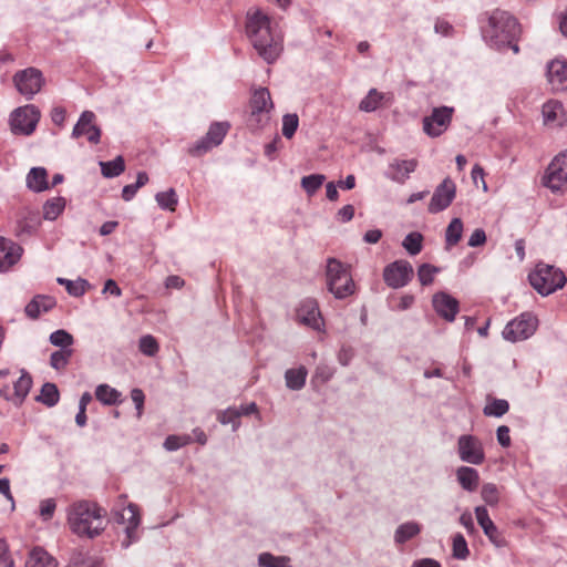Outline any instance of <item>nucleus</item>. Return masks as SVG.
I'll use <instances>...</instances> for the list:
<instances>
[{"mask_svg": "<svg viewBox=\"0 0 567 567\" xmlns=\"http://www.w3.org/2000/svg\"><path fill=\"white\" fill-rule=\"evenodd\" d=\"M246 33L254 49L267 63H274L281 54V33L262 10L256 8L248 10Z\"/></svg>", "mask_w": 567, "mask_h": 567, "instance_id": "nucleus-1", "label": "nucleus"}, {"mask_svg": "<svg viewBox=\"0 0 567 567\" xmlns=\"http://www.w3.org/2000/svg\"><path fill=\"white\" fill-rule=\"evenodd\" d=\"M103 511L97 504L79 501L71 504L66 512V520L72 533L80 537L94 538L105 528Z\"/></svg>", "mask_w": 567, "mask_h": 567, "instance_id": "nucleus-2", "label": "nucleus"}, {"mask_svg": "<svg viewBox=\"0 0 567 567\" xmlns=\"http://www.w3.org/2000/svg\"><path fill=\"white\" fill-rule=\"evenodd\" d=\"M520 32L517 20L506 11L496 10L488 19L484 31L487 43L497 50L511 48L516 54L519 51L516 42Z\"/></svg>", "mask_w": 567, "mask_h": 567, "instance_id": "nucleus-3", "label": "nucleus"}, {"mask_svg": "<svg viewBox=\"0 0 567 567\" xmlns=\"http://www.w3.org/2000/svg\"><path fill=\"white\" fill-rule=\"evenodd\" d=\"M326 281L328 290L337 299H344L354 293L355 285L348 266L336 258L327 260Z\"/></svg>", "mask_w": 567, "mask_h": 567, "instance_id": "nucleus-4", "label": "nucleus"}, {"mask_svg": "<svg viewBox=\"0 0 567 567\" xmlns=\"http://www.w3.org/2000/svg\"><path fill=\"white\" fill-rule=\"evenodd\" d=\"M532 287L542 296H549L561 289L567 279L565 274L557 267L539 262L528 275Z\"/></svg>", "mask_w": 567, "mask_h": 567, "instance_id": "nucleus-5", "label": "nucleus"}, {"mask_svg": "<svg viewBox=\"0 0 567 567\" xmlns=\"http://www.w3.org/2000/svg\"><path fill=\"white\" fill-rule=\"evenodd\" d=\"M274 104L270 93L267 89L261 87L254 92L250 100V115L248 125L252 130H260L268 124Z\"/></svg>", "mask_w": 567, "mask_h": 567, "instance_id": "nucleus-6", "label": "nucleus"}, {"mask_svg": "<svg viewBox=\"0 0 567 567\" xmlns=\"http://www.w3.org/2000/svg\"><path fill=\"white\" fill-rule=\"evenodd\" d=\"M40 110L28 104L16 109L10 115V126L13 134L31 135L40 121Z\"/></svg>", "mask_w": 567, "mask_h": 567, "instance_id": "nucleus-7", "label": "nucleus"}, {"mask_svg": "<svg viewBox=\"0 0 567 567\" xmlns=\"http://www.w3.org/2000/svg\"><path fill=\"white\" fill-rule=\"evenodd\" d=\"M537 326V318L530 312H524L505 326L503 337L511 342L523 341L535 333Z\"/></svg>", "mask_w": 567, "mask_h": 567, "instance_id": "nucleus-8", "label": "nucleus"}, {"mask_svg": "<svg viewBox=\"0 0 567 567\" xmlns=\"http://www.w3.org/2000/svg\"><path fill=\"white\" fill-rule=\"evenodd\" d=\"M13 83L20 94L31 100L44 84L42 72L35 68H27L13 75Z\"/></svg>", "mask_w": 567, "mask_h": 567, "instance_id": "nucleus-9", "label": "nucleus"}, {"mask_svg": "<svg viewBox=\"0 0 567 567\" xmlns=\"http://www.w3.org/2000/svg\"><path fill=\"white\" fill-rule=\"evenodd\" d=\"M543 181L553 192H559L567 185V150L550 162Z\"/></svg>", "mask_w": 567, "mask_h": 567, "instance_id": "nucleus-10", "label": "nucleus"}, {"mask_svg": "<svg viewBox=\"0 0 567 567\" xmlns=\"http://www.w3.org/2000/svg\"><path fill=\"white\" fill-rule=\"evenodd\" d=\"M453 107H434L429 116L423 118V131L431 137L442 135L451 124Z\"/></svg>", "mask_w": 567, "mask_h": 567, "instance_id": "nucleus-11", "label": "nucleus"}, {"mask_svg": "<svg viewBox=\"0 0 567 567\" xmlns=\"http://www.w3.org/2000/svg\"><path fill=\"white\" fill-rule=\"evenodd\" d=\"M115 520L118 524L126 525L125 539L122 540V546L127 548L132 543L137 540L136 529L140 526L141 517L137 505L130 503L122 511L115 512Z\"/></svg>", "mask_w": 567, "mask_h": 567, "instance_id": "nucleus-12", "label": "nucleus"}, {"mask_svg": "<svg viewBox=\"0 0 567 567\" xmlns=\"http://www.w3.org/2000/svg\"><path fill=\"white\" fill-rule=\"evenodd\" d=\"M457 452L461 461L480 465L485 460L483 443L473 435H461L457 440Z\"/></svg>", "mask_w": 567, "mask_h": 567, "instance_id": "nucleus-13", "label": "nucleus"}, {"mask_svg": "<svg viewBox=\"0 0 567 567\" xmlns=\"http://www.w3.org/2000/svg\"><path fill=\"white\" fill-rule=\"evenodd\" d=\"M229 130V124L226 122L213 123L207 134L198 141L190 150L189 153L194 156H200L207 153L215 146H218Z\"/></svg>", "mask_w": 567, "mask_h": 567, "instance_id": "nucleus-14", "label": "nucleus"}, {"mask_svg": "<svg viewBox=\"0 0 567 567\" xmlns=\"http://www.w3.org/2000/svg\"><path fill=\"white\" fill-rule=\"evenodd\" d=\"M413 276L412 265L406 260H396L384 268L383 279L394 289L404 287Z\"/></svg>", "mask_w": 567, "mask_h": 567, "instance_id": "nucleus-15", "label": "nucleus"}, {"mask_svg": "<svg viewBox=\"0 0 567 567\" xmlns=\"http://www.w3.org/2000/svg\"><path fill=\"white\" fill-rule=\"evenodd\" d=\"M456 195L455 183L446 177L434 190L433 196L429 204V212L431 214H437L446 209Z\"/></svg>", "mask_w": 567, "mask_h": 567, "instance_id": "nucleus-16", "label": "nucleus"}, {"mask_svg": "<svg viewBox=\"0 0 567 567\" xmlns=\"http://www.w3.org/2000/svg\"><path fill=\"white\" fill-rule=\"evenodd\" d=\"M96 116L92 111H84L72 131V137L86 136L87 141L97 144L101 138V130L95 123Z\"/></svg>", "mask_w": 567, "mask_h": 567, "instance_id": "nucleus-17", "label": "nucleus"}, {"mask_svg": "<svg viewBox=\"0 0 567 567\" xmlns=\"http://www.w3.org/2000/svg\"><path fill=\"white\" fill-rule=\"evenodd\" d=\"M297 319L300 323L320 331L323 327V319L318 302L308 298L300 302L297 309Z\"/></svg>", "mask_w": 567, "mask_h": 567, "instance_id": "nucleus-18", "label": "nucleus"}, {"mask_svg": "<svg viewBox=\"0 0 567 567\" xmlns=\"http://www.w3.org/2000/svg\"><path fill=\"white\" fill-rule=\"evenodd\" d=\"M32 386V378L31 375L25 371L21 370L20 378L14 382L13 385V394H9V388L4 386L0 390V395L4 398L6 400L12 401L16 405L22 404L24 399L30 392V389Z\"/></svg>", "mask_w": 567, "mask_h": 567, "instance_id": "nucleus-19", "label": "nucleus"}, {"mask_svg": "<svg viewBox=\"0 0 567 567\" xmlns=\"http://www.w3.org/2000/svg\"><path fill=\"white\" fill-rule=\"evenodd\" d=\"M436 313L446 321H454L458 312V301L446 292H437L432 299Z\"/></svg>", "mask_w": 567, "mask_h": 567, "instance_id": "nucleus-20", "label": "nucleus"}, {"mask_svg": "<svg viewBox=\"0 0 567 567\" xmlns=\"http://www.w3.org/2000/svg\"><path fill=\"white\" fill-rule=\"evenodd\" d=\"M547 79L553 90H567V61L564 59H555L548 63Z\"/></svg>", "mask_w": 567, "mask_h": 567, "instance_id": "nucleus-21", "label": "nucleus"}, {"mask_svg": "<svg viewBox=\"0 0 567 567\" xmlns=\"http://www.w3.org/2000/svg\"><path fill=\"white\" fill-rule=\"evenodd\" d=\"M475 516L478 525L482 527L486 537L496 546L502 547L504 545V539L502 538L497 526L491 519L486 507L477 506L475 507Z\"/></svg>", "mask_w": 567, "mask_h": 567, "instance_id": "nucleus-22", "label": "nucleus"}, {"mask_svg": "<svg viewBox=\"0 0 567 567\" xmlns=\"http://www.w3.org/2000/svg\"><path fill=\"white\" fill-rule=\"evenodd\" d=\"M416 167V159H394L390 163L385 176L395 183L403 184Z\"/></svg>", "mask_w": 567, "mask_h": 567, "instance_id": "nucleus-23", "label": "nucleus"}, {"mask_svg": "<svg viewBox=\"0 0 567 567\" xmlns=\"http://www.w3.org/2000/svg\"><path fill=\"white\" fill-rule=\"evenodd\" d=\"M22 254V248L6 238L0 237V272L9 270L18 260Z\"/></svg>", "mask_w": 567, "mask_h": 567, "instance_id": "nucleus-24", "label": "nucleus"}, {"mask_svg": "<svg viewBox=\"0 0 567 567\" xmlns=\"http://www.w3.org/2000/svg\"><path fill=\"white\" fill-rule=\"evenodd\" d=\"M456 480L464 491L474 492L480 484L477 470L470 466H461L456 470Z\"/></svg>", "mask_w": 567, "mask_h": 567, "instance_id": "nucleus-25", "label": "nucleus"}, {"mask_svg": "<svg viewBox=\"0 0 567 567\" xmlns=\"http://www.w3.org/2000/svg\"><path fill=\"white\" fill-rule=\"evenodd\" d=\"M56 559L44 548L34 547L30 550L25 567H56Z\"/></svg>", "mask_w": 567, "mask_h": 567, "instance_id": "nucleus-26", "label": "nucleus"}, {"mask_svg": "<svg viewBox=\"0 0 567 567\" xmlns=\"http://www.w3.org/2000/svg\"><path fill=\"white\" fill-rule=\"evenodd\" d=\"M55 306V300L50 296H37L27 306L25 313L28 317L35 319L42 312L51 310Z\"/></svg>", "mask_w": 567, "mask_h": 567, "instance_id": "nucleus-27", "label": "nucleus"}, {"mask_svg": "<svg viewBox=\"0 0 567 567\" xmlns=\"http://www.w3.org/2000/svg\"><path fill=\"white\" fill-rule=\"evenodd\" d=\"M27 186L35 192L40 193L49 188L48 173L43 167H33L27 175Z\"/></svg>", "mask_w": 567, "mask_h": 567, "instance_id": "nucleus-28", "label": "nucleus"}, {"mask_svg": "<svg viewBox=\"0 0 567 567\" xmlns=\"http://www.w3.org/2000/svg\"><path fill=\"white\" fill-rule=\"evenodd\" d=\"M308 371L305 367L288 369L285 372L286 386L293 391L301 390L306 384Z\"/></svg>", "mask_w": 567, "mask_h": 567, "instance_id": "nucleus-29", "label": "nucleus"}, {"mask_svg": "<svg viewBox=\"0 0 567 567\" xmlns=\"http://www.w3.org/2000/svg\"><path fill=\"white\" fill-rule=\"evenodd\" d=\"M421 532V525L416 522H406L398 526L394 532V542L396 544H404L412 539Z\"/></svg>", "mask_w": 567, "mask_h": 567, "instance_id": "nucleus-30", "label": "nucleus"}, {"mask_svg": "<svg viewBox=\"0 0 567 567\" xmlns=\"http://www.w3.org/2000/svg\"><path fill=\"white\" fill-rule=\"evenodd\" d=\"M65 208V199L63 197H52L43 204V218L45 220H55Z\"/></svg>", "mask_w": 567, "mask_h": 567, "instance_id": "nucleus-31", "label": "nucleus"}, {"mask_svg": "<svg viewBox=\"0 0 567 567\" xmlns=\"http://www.w3.org/2000/svg\"><path fill=\"white\" fill-rule=\"evenodd\" d=\"M56 281L59 285L65 287L69 295H71L72 297H76V298L82 297L86 292L87 288L90 287L89 281L85 279H82V278H79L76 280L58 278Z\"/></svg>", "mask_w": 567, "mask_h": 567, "instance_id": "nucleus-32", "label": "nucleus"}, {"mask_svg": "<svg viewBox=\"0 0 567 567\" xmlns=\"http://www.w3.org/2000/svg\"><path fill=\"white\" fill-rule=\"evenodd\" d=\"M509 410V403L504 399L488 398L487 403L483 409L486 416L501 417Z\"/></svg>", "mask_w": 567, "mask_h": 567, "instance_id": "nucleus-33", "label": "nucleus"}, {"mask_svg": "<svg viewBox=\"0 0 567 567\" xmlns=\"http://www.w3.org/2000/svg\"><path fill=\"white\" fill-rule=\"evenodd\" d=\"M463 234V221L461 218H453L449 224L445 231V241L446 246L453 247L455 246L462 238Z\"/></svg>", "mask_w": 567, "mask_h": 567, "instance_id": "nucleus-34", "label": "nucleus"}, {"mask_svg": "<svg viewBox=\"0 0 567 567\" xmlns=\"http://www.w3.org/2000/svg\"><path fill=\"white\" fill-rule=\"evenodd\" d=\"M384 99V94L377 89H371L368 94L361 100L359 109L363 112L375 111Z\"/></svg>", "mask_w": 567, "mask_h": 567, "instance_id": "nucleus-35", "label": "nucleus"}, {"mask_svg": "<svg viewBox=\"0 0 567 567\" xmlns=\"http://www.w3.org/2000/svg\"><path fill=\"white\" fill-rule=\"evenodd\" d=\"M101 171L104 177L112 178L121 175L125 169V163L122 156L113 161L100 162Z\"/></svg>", "mask_w": 567, "mask_h": 567, "instance_id": "nucleus-36", "label": "nucleus"}, {"mask_svg": "<svg viewBox=\"0 0 567 567\" xmlns=\"http://www.w3.org/2000/svg\"><path fill=\"white\" fill-rule=\"evenodd\" d=\"M120 392L114 388H111L107 384H100L95 390L96 399L106 405H112L117 403L120 398Z\"/></svg>", "mask_w": 567, "mask_h": 567, "instance_id": "nucleus-37", "label": "nucleus"}, {"mask_svg": "<svg viewBox=\"0 0 567 567\" xmlns=\"http://www.w3.org/2000/svg\"><path fill=\"white\" fill-rule=\"evenodd\" d=\"M59 398L60 394L56 385L48 382L42 385L41 393L37 400L51 408L59 402Z\"/></svg>", "mask_w": 567, "mask_h": 567, "instance_id": "nucleus-38", "label": "nucleus"}, {"mask_svg": "<svg viewBox=\"0 0 567 567\" xmlns=\"http://www.w3.org/2000/svg\"><path fill=\"white\" fill-rule=\"evenodd\" d=\"M324 181H326L324 175L312 174V175L303 176L301 178V186L309 196H312L322 186Z\"/></svg>", "mask_w": 567, "mask_h": 567, "instance_id": "nucleus-39", "label": "nucleus"}, {"mask_svg": "<svg viewBox=\"0 0 567 567\" xmlns=\"http://www.w3.org/2000/svg\"><path fill=\"white\" fill-rule=\"evenodd\" d=\"M543 117L546 124L553 123L559 118L563 113V105L558 101H548L543 105Z\"/></svg>", "mask_w": 567, "mask_h": 567, "instance_id": "nucleus-40", "label": "nucleus"}, {"mask_svg": "<svg viewBox=\"0 0 567 567\" xmlns=\"http://www.w3.org/2000/svg\"><path fill=\"white\" fill-rule=\"evenodd\" d=\"M290 559L286 556H274L269 553H262L258 557L261 567H290Z\"/></svg>", "mask_w": 567, "mask_h": 567, "instance_id": "nucleus-41", "label": "nucleus"}, {"mask_svg": "<svg viewBox=\"0 0 567 567\" xmlns=\"http://www.w3.org/2000/svg\"><path fill=\"white\" fill-rule=\"evenodd\" d=\"M155 199L162 209L174 212L177 205V196L173 188L155 195Z\"/></svg>", "mask_w": 567, "mask_h": 567, "instance_id": "nucleus-42", "label": "nucleus"}, {"mask_svg": "<svg viewBox=\"0 0 567 567\" xmlns=\"http://www.w3.org/2000/svg\"><path fill=\"white\" fill-rule=\"evenodd\" d=\"M73 354L72 349H61L54 351L50 358V365L55 370H63Z\"/></svg>", "mask_w": 567, "mask_h": 567, "instance_id": "nucleus-43", "label": "nucleus"}, {"mask_svg": "<svg viewBox=\"0 0 567 567\" xmlns=\"http://www.w3.org/2000/svg\"><path fill=\"white\" fill-rule=\"evenodd\" d=\"M423 236L420 233H410L403 239L402 246L406 251L414 256L422 250Z\"/></svg>", "mask_w": 567, "mask_h": 567, "instance_id": "nucleus-44", "label": "nucleus"}, {"mask_svg": "<svg viewBox=\"0 0 567 567\" xmlns=\"http://www.w3.org/2000/svg\"><path fill=\"white\" fill-rule=\"evenodd\" d=\"M50 342L61 349H71L70 347L73 344L74 339L66 330L60 329L50 334Z\"/></svg>", "mask_w": 567, "mask_h": 567, "instance_id": "nucleus-45", "label": "nucleus"}, {"mask_svg": "<svg viewBox=\"0 0 567 567\" xmlns=\"http://www.w3.org/2000/svg\"><path fill=\"white\" fill-rule=\"evenodd\" d=\"M241 416V412L238 408H228L225 411H220L217 415L218 421L221 424H231L233 430L236 431L239 426L238 419Z\"/></svg>", "mask_w": 567, "mask_h": 567, "instance_id": "nucleus-46", "label": "nucleus"}, {"mask_svg": "<svg viewBox=\"0 0 567 567\" xmlns=\"http://www.w3.org/2000/svg\"><path fill=\"white\" fill-rule=\"evenodd\" d=\"M482 499L489 506H496L499 502V491L494 483H485L481 491Z\"/></svg>", "mask_w": 567, "mask_h": 567, "instance_id": "nucleus-47", "label": "nucleus"}, {"mask_svg": "<svg viewBox=\"0 0 567 567\" xmlns=\"http://www.w3.org/2000/svg\"><path fill=\"white\" fill-rule=\"evenodd\" d=\"M299 126V117L295 113H289L282 117V135L291 138Z\"/></svg>", "mask_w": 567, "mask_h": 567, "instance_id": "nucleus-48", "label": "nucleus"}, {"mask_svg": "<svg viewBox=\"0 0 567 567\" xmlns=\"http://www.w3.org/2000/svg\"><path fill=\"white\" fill-rule=\"evenodd\" d=\"M138 348L143 354L154 357L158 351V343L153 336L146 334L140 339Z\"/></svg>", "mask_w": 567, "mask_h": 567, "instance_id": "nucleus-49", "label": "nucleus"}, {"mask_svg": "<svg viewBox=\"0 0 567 567\" xmlns=\"http://www.w3.org/2000/svg\"><path fill=\"white\" fill-rule=\"evenodd\" d=\"M470 554L467 543L462 534L453 537V557L457 559H466Z\"/></svg>", "mask_w": 567, "mask_h": 567, "instance_id": "nucleus-50", "label": "nucleus"}, {"mask_svg": "<svg viewBox=\"0 0 567 567\" xmlns=\"http://www.w3.org/2000/svg\"><path fill=\"white\" fill-rule=\"evenodd\" d=\"M56 509V502L54 498H45L40 502L39 516L43 522H49Z\"/></svg>", "mask_w": 567, "mask_h": 567, "instance_id": "nucleus-51", "label": "nucleus"}, {"mask_svg": "<svg viewBox=\"0 0 567 567\" xmlns=\"http://www.w3.org/2000/svg\"><path fill=\"white\" fill-rule=\"evenodd\" d=\"M437 272H439V268H436L432 265H429V264L421 265L417 270V277H419L421 285L427 286V285L432 284L434 276Z\"/></svg>", "mask_w": 567, "mask_h": 567, "instance_id": "nucleus-52", "label": "nucleus"}, {"mask_svg": "<svg viewBox=\"0 0 567 567\" xmlns=\"http://www.w3.org/2000/svg\"><path fill=\"white\" fill-rule=\"evenodd\" d=\"M192 442V437L189 435H169L166 437L164 442V447L167 451H176Z\"/></svg>", "mask_w": 567, "mask_h": 567, "instance_id": "nucleus-53", "label": "nucleus"}, {"mask_svg": "<svg viewBox=\"0 0 567 567\" xmlns=\"http://www.w3.org/2000/svg\"><path fill=\"white\" fill-rule=\"evenodd\" d=\"M486 243V234L483 229H475L468 238L467 245L470 247H480Z\"/></svg>", "mask_w": 567, "mask_h": 567, "instance_id": "nucleus-54", "label": "nucleus"}, {"mask_svg": "<svg viewBox=\"0 0 567 567\" xmlns=\"http://www.w3.org/2000/svg\"><path fill=\"white\" fill-rule=\"evenodd\" d=\"M509 427L506 425H501L496 430V437L497 442L503 447H508L511 445V435H509Z\"/></svg>", "mask_w": 567, "mask_h": 567, "instance_id": "nucleus-55", "label": "nucleus"}, {"mask_svg": "<svg viewBox=\"0 0 567 567\" xmlns=\"http://www.w3.org/2000/svg\"><path fill=\"white\" fill-rule=\"evenodd\" d=\"M131 399L135 404V408L137 410V415L141 416L142 411H143V405H144V399H145L143 391L137 388L133 389L131 392Z\"/></svg>", "mask_w": 567, "mask_h": 567, "instance_id": "nucleus-56", "label": "nucleus"}, {"mask_svg": "<svg viewBox=\"0 0 567 567\" xmlns=\"http://www.w3.org/2000/svg\"><path fill=\"white\" fill-rule=\"evenodd\" d=\"M0 567H13V560L9 555L7 544L0 540Z\"/></svg>", "mask_w": 567, "mask_h": 567, "instance_id": "nucleus-57", "label": "nucleus"}, {"mask_svg": "<svg viewBox=\"0 0 567 567\" xmlns=\"http://www.w3.org/2000/svg\"><path fill=\"white\" fill-rule=\"evenodd\" d=\"M354 216V207L352 205H346L339 209L337 217L339 220L347 223L350 221Z\"/></svg>", "mask_w": 567, "mask_h": 567, "instance_id": "nucleus-58", "label": "nucleus"}, {"mask_svg": "<svg viewBox=\"0 0 567 567\" xmlns=\"http://www.w3.org/2000/svg\"><path fill=\"white\" fill-rule=\"evenodd\" d=\"M184 285V279L176 275L168 276L165 280V287L167 289H182Z\"/></svg>", "mask_w": 567, "mask_h": 567, "instance_id": "nucleus-59", "label": "nucleus"}, {"mask_svg": "<svg viewBox=\"0 0 567 567\" xmlns=\"http://www.w3.org/2000/svg\"><path fill=\"white\" fill-rule=\"evenodd\" d=\"M460 524L467 530V533L472 534L475 532V526L473 522L472 514L468 512L463 513L460 516Z\"/></svg>", "mask_w": 567, "mask_h": 567, "instance_id": "nucleus-60", "label": "nucleus"}, {"mask_svg": "<svg viewBox=\"0 0 567 567\" xmlns=\"http://www.w3.org/2000/svg\"><path fill=\"white\" fill-rule=\"evenodd\" d=\"M103 293H111L112 296L120 297L122 295L121 288L117 286L115 280L107 279L104 284Z\"/></svg>", "mask_w": 567, "mask_h": 567, "instance_id": "nucleus-61", "label": "nucleus"}, {"mask_svg": "<svg viewBox=\"0 0 567 567\" xmlns=\"http://www.w3.org/2000/svg\"><path fill=\"white\" fill-rule=\"evenodd\" d=\"M382 237V231L380 229H370L364 236L363 240L368 244H377Z\"/></svg>", "mask_w": 567, "mask_h": 567, "instance_id": "nucleus-62", "label": "nucleus"}, {"mask_svg": "<svg viewBox=\"0 0 567 567\" xmlns=\"http://www.w3.org/2000/svg\"><path fill=\"white\" fill-rule=\"evenodd\" d=\"M411 567H441V565L432 558H422L415 560Z\"/></svg>", "mask_w": 567, "mask_h": 567, "instance_id": "nucleus-63", "label": "nucleus"}, {"mask_svg": "<svg viewBox=\"0 0 567 567\" xmlns=\"http://www.w3.org/2000/svg\"><path fill=\"white\" fill-rule=\"evenodd\" d=\"M72 567H93V564L89 561L84 556H74L71 560Z\"/></svg>", "mask_w": 567, "mask_h": 567, "instance_id": "nucleus-64", "label": "nucleus"}]
</instances>
